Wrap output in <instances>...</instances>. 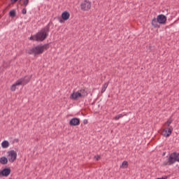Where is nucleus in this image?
Returning <instances> with one entry per match:
<instances>
[{
	"label": "nucleus",
	"instance_id": "f257e3e1",
	"mask_svg": "<svg viewBox=\"0 0 179 179\" xmlns=\"http://www.w3.org/2000/svg\"><path fill=\"white\" fill-rule=\"evenodd\" d=\"M48 31H50L48 28H43L36 34L31 36L29 40L31 41H44L48 36Z\"/></svg>",
	"mask_w": 179,
	"mask_h": 179
},
{
	"label": "nucleus",
	"instance_id": "f03ea898",
	"mask_svg": "<svg viewBox=\"0 0 179 179\" xmlns=\"http://www.w3.org/2000/svg\"><path fill=\"white\" fill-rule=\"evenodd\" d=\"M49 46L47 44L45 45H38L29 50H28V54L34 55H40V54H43L45 50H48Z\"/></svg>",
	"mask_w": 179,
	"mask_h": 179
},
{
	"label": "nucleus",
	"instance_id": "7ed1b4c3",
	"mask_svg": "<svg viewBox=\"0 0 179 179\" xmlns=\"http://www.w3.org/2000/svg\"><path fill=\"white\" fill-rule=\"evenodd\" d=\"M30 79H31L30 76H25L23 78L19 79L13 85H11V87H10L11 92H15L16 89H18L19 86H24V85H27Z\"/></svg>",
	"mask_w": 179,
	"mask_h": 179
},
{
	"label": "nucleus",
	"instance_id": "20e7f679",
	"mask_svg": "<svg viewBox=\"0 0 179 179\" xmlns=\"http://www.w3.org/2000/svg\"><path fill=\"white\" fill-rule=\"evenodd\" d=\"M87 96V92L85 91V90H80V92H73L71 94V99L73 100H78V99H80L82 97H86Z\"/></svg>",
	"mask_w": 179,
	"mask_h": 179
},
{
	"label": "nucleus",
	"instance_id": "39448f33",
	"mask_svg": "<svg viewBox=\"0 0 179 179\" xmlns=\"http://www.w3.org/2000/svg\"><path fill=\"white\" fill-rule=\"evenodd\" d=\"M178 157H179V153L177 152H172L170 154L169 158H168V166H171L172 164H174L176 162H178Z\"/></svg>",
	"mask_w": 179,
	"mask_h": 179
},
{
	"label": "nucleus",
	"instance_id": "423d86ee",
	"mask_svg": "<svg viewBox=\"0 0 179 179\" xmlns=\"http://www.w3.org/2000/svg\"><path fill=\"white\" fill-rule=\"evenodd\" d=\"M7 159L10 163H14L16 159H17V152L13 150L8 151Z\"/></svg>",
	"mask_w": 179,
	"mask_h": 179
},
{
	"label": "nucleus",
	"instance_id": "0eeeda50",
	"mask_svg": "<svg viewBox=\"0 0 179 179\" xmlns=\"http://www.w3.org/2000/svg\"><path fill=\"white\" fill-rule=\"evenodd\" d=\"M80 8L82 10L87 12L92 8V3L90 1L85 0L80 4Z\"/></svg>",
	"mask_w": 179,
	"mask_h": 179
},
{
	"label": "nucleus",
	"instance_id": "6e6552de",
	"mask_svg": "<svg viewBox=\"0 0 179 179\" xmlns=\"http://www.w3.org/2000/svg\"><path fill=\"white\" fill-rule=\"evenodd\" d=\"M157 20H158V23H159V24H164V23L167 22V17L163 14H161L157 15Z\"/></svg>",
	"mask_w": 179,
	"mask_h": 179
},
{
	"label": "nucleus",
	"instance_id": "1a4fd4ad",
	"mask_svg": "<svg viewBox=\"0 0 179 179\" xmlns=\"http://www.w3.org/2000/svg\"><path fill=\"white\" fill-rule=\"evenodd\" d=\"M173 132V131L171 130V129L170 128H166V129H164L162 130V135L163 136H164L165 138H169V136H170V135H171V133Z\"/></svg>",
	"mask_w": 179,
	"mask_h": 179
},
{
	"label": "nucleus",
	"instance_id": "9d476101",
	"mask_svg": "<svg viewBox=\"0 0 179 179\" xmlns=\"http://www.w3.org/2000/svg\"><path fill=\"white\" fill-rule=\"evenodd\" d=\"M79 124H80V120L76 117L72 118L69 122V124L72 127H76L79 125Z\"/></svg>",
	"mask_w": 179,
	"mask_h": 179
},
{
	"label": "nucleus",
	"instance_id": "9b49d317",
	"mask_svg": "<svg viewBox=\"0 0 179 179\" xmlns=\"http://www.w3.org/2000/svg\"><path fill=\"white\" fill-rule=\"evenodd\" d=\"M10 168H6L1 171V174L3 177H8L10 174Z\"/></svg>",
	"mask_w": 179,
	"mask_h": 179
},
{
	"label": "nucleus",
	"instance_id": "f8f14e48",
	"mask_svg": "<svg viewBox=\"0 0 179 179\" xmlns=\"http://www.w3.org/2000/svg\"><path fill=\"white\" fill-rule=\"evenodd\" d=\"M71 17V14L68 11H64L62 14V18L63 20H68Z\"/></svg>",
	"mask_w": 179,
	"mask_h": 179
},
{
	"label": "nucleus",
	"instance_id": "ddd939ff",
	"mask_svg": "<svg viewBox=\"0 0 179 179\" xmlns=\"http://www.w3.org/2000/svg\"><path fill=\"white\" fill-rule=\"evenodd\" d=\"M152 25L153 27H160V25H159V20L157 18H153L152 21Z\"/></svg>",
	"mask_w": 179,
	"mask_h": 179
},
{
	"label": "nucleus",
	"instance_id": "4468645a",
	"mask_svg": "<svg viewBox=\"0 0 179 179\" xmlns=\"http://www.w3.org/2000/svg\"><path fill=\"white\" fill-rule=\"evenodd\" d=\"M125 115H128V114H127V113H125L119 114V115H116V116L113 118V120H115L116 121H118V120H120V118H122V117H125Z\"/></svg>",
	"mask_w": 179,
	"mask_h": 179
},
{
	"label": "nucleus",
	"instance_id": "2eb2a0df",
	"mask_svg": "<svg viewBox=\"0 0 179 179\" xmlns=\"http://www.w3.org/2000/svg\"><path fill=\"white\" fill-rule=\"evenodd\" d=\"M8 146H9V141H4L1 143V148H3V149H8Z\"/></svg>",
	"mask_w": 179,
	"mask_h": 179
},
{
	"label": "nucleus",
	"instance_id": "dca6fc26",
	"mask_svg": "<svg viewBox=\"0 0 179 179\" xmlns=\"http://www.w3.org/2000/svg\"><path fill=\"white\" fill-rule=\"evenodd\" d=\"M8 158L6 157H2L1 158V164H8Z\"/></svg>",
	"mask_w": 179,
	"mask_h": 179
},
{
	"label": "nucleus",
	"instance_id": "f3484780",
	"mask_svg": "<svg viewBox=\"0 0 179 179\" xmlns=\"http://www.w3.org/2000/svg\"><path fill=\"white\" fill-rule=\"evenodd\" d=\"M107 87H108V83H106L103 84L101 93H104L106 92Z\"/></svg>",
	"mask_w": 179,
	"mask_h": 179
},
{
	"label": "nucleus",
	"instance_id": "a211bd4d",
	"mask_svg": "<svg viewBox=\"0 0 179 179\" xmlns=\"http://www.w3.org/2000/svg\"><path fill=\"white\" fill-rule=\"evenodd\" d=\"M121 169H127L128 168V162L124 161L122 162V165L120 166Z\"/></svg>",
	"mask_w": 179,
	"mask_h": 179
},
{
	"label": "nucleus",
	"instance_id": "6ab92c4d",
	"mask_svg": "<svg viewBox=\"0 0 179 179\" xmlns=\"http://www.w3.org/2000/svg\"><path fill=\"white\" fill-rule=\"evenodd\" d=\"M9 15L10 16V17H15V16H16V10H10L9 13Z\"/></svg>",
	"mask_w": 179,
	"mask_h": 179
},
{
	"label": "nucleus",
	"instance_id": "aec40b11",
	"mask_svg": "<svg viewBox=\"0 0 179 179\" xmlns=\"http://www.w3.org/2000/svg\"><path fill=\"white\" fill-rule=\"evenodd\" d=\"M171 122H173V119L170 118L166 122V125H167V127H170V125L171 124Z\"/></svg>",
	"mask_w": 179,
	"mask_h": 179
},
{
	"label": "nucleus",
	"instance_id": "412c9836",
	"mask_svg": "<svg viewBox=\"0 0 179 179\" xmlns=\"http://www.w3.org/2000/svg\"><path fill=\"white\" fill-rule=\"evenodd\" d=\"M23 5L24 6H27V5H29V0H24L23 2Z\"/></svg>",
	"mask_w": 179,
	"mask_h": 179
},
{
	"label": "nucleus",
	"instance_id": "4be33fe9",
	"mask_svg": "<svg viewBox=\"0 0 179 179\" xmlns=\"http://www.w3.org/2000/svg\"><path fill=\"white\" fill-rule=\"evenodd\" d=\"M22 15H26V13H27V10L26 8H23L22 10Z\"/></svg>",
	"mask_w": 179,
	"mask_h": 179
},
{
	"label": "nucleus",
	"instance_id": "5701e85b",
	"mask_svg": "<svg viewBox=\"0 0 179 179\" xmlns=\"http://www.w3.org/2000/svg\"><path fill=\"white\" fill-rule=\"evenodd\" d=\"M101 157L99 155H96L95 156V159L96 160V162H99V160L100 159Z\"/></svg>",
	"mask_w": 179,
	"mask_h": 179
},
{
	"label": "nucleus",
	"instance_id": "b1692460",
	"mask_svg": "<svg viewBox=\"0 0 179 179\" xmlns=\"http://www.w3.org/2000/svg\"><path fill=\"white\" fill-rule=\"evenodd\" d=\"M83 124H85L86 125V124H87V120H83Z\"/></svg>",
	"mask_w": 179,
	"mask_h": 179
},
{
	"label": "nucleus",
	"instance_id": "393cba45",
	"mask_svg": "<svg viewBox=\"0 0 179 179\" xmlns=\"http://www.w3.org/2000/svg\"><path fill=\"white\" fill-rule=\"evenodd\" d=\"M12 2H17V0H11Z\"/></svg>",
	"mask_w": 179,
	"mask_h": 179
},
{
	"label": "nucleus",
	"instance_id": "a878e982",
	"mask_svg": "<svg viewBox=\"0 0 179 179\" xmlns=\"http://www.w3.org/2000/svg\"><path fill=\"white\" fill-rule=\"evenodd\" d=\"M59 22H60V23H62V20H59Z\"/></svg>",
	"mask_w": 179,
	"mask_h": 179
},
{
	"label": "nucleus",
	"instance_id": "bb28decb",
	"mask_svg": "<svg viewBox=\"0 0 179 179\" xmlns=\"http://www.w3.org/2000/svg\"><path fill=\"white\" fill-rule=\"evenodd\" d=\"M0 176H1V171H0Z\"/></svg>",
	"mask_w": 179,
	"mask_h": 179
}]
</instances>
